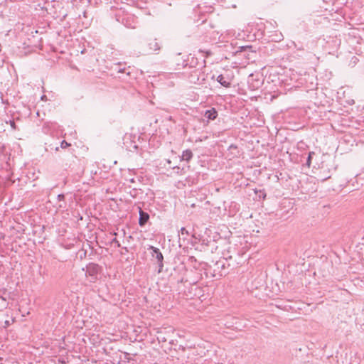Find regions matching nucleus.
Here are the masks:
<instances>
[{"instance_id":"1","label":"nucleus","mask_w":364,"mask_h":364,"mask_svg":"<svg viewBox=\"0 0 364 364\" xmlns=\"http://www.w3.org/2000/svg\"><path fill=\"white\" fill-rule=\"evenodd\" d=\"M162 48L161 41L157 38H150L146 43L142 46L141 55L159 54Z\"/></svg>"},{"instance_id":"2","label":"nucleus","mask_w":364,"mask_h":364,"mask_svg":"<svg viewBox=\"0 0 364 364\" xmlns=\"http://www.w3.org/2000/svg\"><path fill=\"white\" fill-rule=\"evenodd\" d=\"M186 74L190 83L200 85L205 80L204 74L200 69H193Z\"/></svg>"},{"instance_id":"3","label":"nucleus","mask_w":364,"mask_h":364,"mask_svg":"<svg viewBox=\"0 0 364 364\" xmlns=\"http://www.w3.org/2000/svg\"><path fill=\"white\" fill-rule=\"evenodd\" d=\"M149 250H151V255L153 259H156L158 266H159V272H161V269L164 267L163 261L164 256L161 252L160 250L154 246H149Z\"/></svg>"},{"instance_id":"4","label":"nucleus","mask_w":364,"mask_h":364,"mask_svg":"<svg viewBox=\"0 0 364 364\" xmlns=\"http://www.w3.org/2000/svg\"><path fill=\"white\" fill-rule=\"evenodd\" d=\"M101 267L95 263H90L86 267V275L91 277L90 282H95L98 274L100 272Z\"/></svg>"},{"instance_id":"5","label":"nucleus","mask_w":364,"mask_h":364,"mask_svg":"<svg viewBox=\"0 0 364 364\" xmlns=\"http://www.w3.org/2000/svg\"><path fill=\"white\" fill-rule=\"evenodd\" d=\"M199 64V61L197 58L190 54L186 60H184L182 63V66L183 68L188 67V68L193 70V69H200L199 68H197Z\"/></svg>"},{"instance_id":"6","label":"nucleus","mask_w":364,"mask_h":364,"mask_svg":"<svg viewBox=\"0 0 364 364\" xmlns=\"http://www.w3.org/2000/svg\"><path fill=\"white\" fill-rule=\"evenodd\" d=\"M139 225L141 227H144L149 219V215L146 212H144V210H142L141 208L139 207Z\"/></svg>"},{"instance_id":"7","label":"nucleus","mask_w":364,"mask_h":364,"mask_svg":"<svg viewBox=\"0 0 364 364\" xmlns=\"http://www.w3.org/2000/svg\"><path fill=\"white\" fill-rule=\"evenodd\" d=\"M217 81L225 87H230L231 85L230 78L223 75H219L217 77Z\"/></svg>"},{"instance_id":"8","label":"nucleus","mask_w":364,"mask_h":364,"mask_svg":"<svg viewBox=\"0 0 364 364\" xmlns=\"http://www.w3.org/2000/svg\"><path fill=\"white\" fill-rule=\"evenodd\" d=\"M204 116L208 119L213 120L217 117L218 112L215 108H211L205 111Z\"/></svg>"},{"instance_id":"9","label":"nucleus","mask_w":364,"mask_h":364,"mask_svg":"<svg viewBox=\"0 0 364 364\" xmlns=\"http://www.w3.org/2000/svg\"><path fill=\"white\" fill-rule=\"evenodd\" d=\"M193 158V153L190 149H186L183 151L181 156V160L189 161Z\"/></svg>"},{"instance_id":"10","label":"nucleus","mask_w":364,"mask_h":364,"mask_svg":"<svg viewBox=\"0 0 364 364\" xmlns=\"http://www.w3.org/2000/svg\"><path fill=\"white\" fill-rule=\"evenodd\" d=\"M129 18H132V17L131 16H127V17H124L122 18V23L127 27L128 28H134L135 26H132L131 23H127V20L129 19Z\"/></svg>"},{"instance_id":"11","label":"nucleus","mask_w":364,"mask_h":364,"mask_svg":"<svg viewBox=\"0 0 364 364\" xmlns=\"http://www.w3.org/2000/svg\"><path fill=\"white\" fill-rule=\"evenodd\" d=\"M314 155V151L309 152L307 160H306V165L308 167H310V166H311V158Z\"/></svg>"},{"instance_id":"12","label":"nucleus","mask_w":364,"mask_h":364,"mask_svg":"<svg viewBox=\"0 0 364 364\" xmlns=\"http://www.w3.org/2000/svg\"><path fill=\"white\" fill-rule=\"evenodd\" d=\"M69 146H70V144L69 143H68L65 140H63L60 143V147L62 149H65L67 147H68Z\"/></svg>"},{"instance_id":"13","label":"nucleus","mask_w":364,"mask_h":364,"mask_svg":"<svg viewBox=\"0 0 364 364\" xmlns=\"http://www.w3.org/2000/svg\"><path fill=\"white\" fill-rule=\"evenodd\" d=\"M180 233L183 236L188 235V230L185 228H181Z\"/></svg>"},{"instance_id":"14","label":"nucleus","mask_w":364,"mask_h":364,"mask_svg":"<svg viewBox=\"0 0 364 364\" xmlns=\"http://www.w3.org/2000/svg\"><path fill=\"white\" fill-rule=\"evenodd\" d=\"M57 198L58 201H63L65 199V196L63 194H59L58 195Z\"/></svg>"},{"instance_id":"15","label":"nucleus","mask_w":364,"mask_h":364,"mask_svg":"<svg viewBox=\"0 0 364 364\" xmlns=\"http://www.w3.org/2000/svg\"><path fill=\"white\" fill-rule=\"evenodd\" d=\"M112 243H115V244H117V245L118 247H119V246H120V243H119V242L116 238H114V239L112 240Z\"/></svg>"},{"instance_id":"16","label":"nucleus","mask_w":364,"mask_h":364,"mask_svg":"<svg viewBox=\"0 0 364 364\" xmlns=\"http://www.w3.org/2000/svg\"><path fill=\"white\" fill-rule=\"evenodd\" d=\"M9 325V321H5V326H8Z\"/></svg>"},{"instance_id":"17","label":"nucleus","mask_w":364,"mask_h":364,"mask_svg":"<svg viewBox=\"0 0 364 364\" xmlns=\"http://www.w3.org/2000/svg\"><path fill=\"white\" fill-rule=\"evenodd\" d=\"M124 69H119L118 70V73H124Z\"/></svg>"},{"instance_id":"18","label":"nucleus","mask_w":364,"mask_h":364,"mask_svg":"<svg viewBox=\"0 0 364 364\" xmlns=\"http://www.w3.org/2000/svg\"><path fill=\"white\" fill-rule=\"evenodd\" d=\"M173 169L180 170V168L178 166L173 167Z\"/></svg>"},{"instance_id":"19","label":"nucleus","mask_w":364,"mask_h":364,"mask_svg":"<svg viewBox=\"0 0 364 364\" xmlns=\"http://www.w3.org/2000/svg\"><path fill=\"white\" fill-rule=\"evenodd\" d=\"M11 124L12 127H14V124H15L14 122H11Z\"/></svg>"},{"instance_id":"20","label":"nucleus","mask_w":364,"mask_h":364,"mask_svg":"<svg viewBox=\"0 0 364 364\" xmlns=\"http://www.w3.org/2000/svg\"><path fill=\"white\" fill-rule=\"evenodd\" d=\"M224 267H225V264H221V268H224Z\"/></svg>"},{"instance_id":"21","label":"nucleus","mask_w":364,"mask_h":364,"mask_svg":"<svg viewBox=\"0 0 364 364\" xmlns=\"http://www.w3.org/2000/svg\"><path fill=\"white\" fill-rule=\"evenodd\" d=\"M220 262H217V263H216V265H219V264H220Z\"/></svg>"}]
</instances>
